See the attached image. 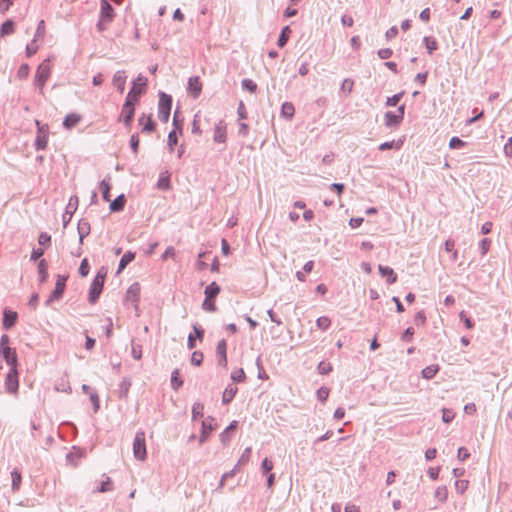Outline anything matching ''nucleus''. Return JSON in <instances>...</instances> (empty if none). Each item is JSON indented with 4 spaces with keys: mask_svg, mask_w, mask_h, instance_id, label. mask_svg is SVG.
I'll return each instance as SVG.
<instances>
[{
    "mask_svg": "<svg viewBox=\"0 0 512 512\" xmlns=\"http://www.w3.org/2000/svg\"><path fill=\"white\" fill-rule=\"evenodd\" d=\"M148 80L143 75L139 74L138 77L133 80L132 87L128 92L125 99L130 98V102L139 103L140 97L146 92Z\"/></svg>",
    "mask_w": 512,
    "mask_h": 512,
    "instance_id": "f257e3e1",
    "label": "nucleus"
},
{
    "mask_svg": "<svg viewBox=\"0 0 512 512\" xmlns=\"http://www.w3.org/2000/svg\"><path fill=\"white\" fill-rule=\"evenodd\" d=\"M51 74V65L50 60L45 59L36 70V74L34 77V84L39 89L40 93H43V89L46 81L50 77Z\"/></svg>",
    "mask_w": 512,
    "mask_h": 512,
    "instance_id": "f03ea898",
    "label": "nucleus"
},
{
    "mask_svg": "<svg viewBox=\"0 0 512 512\" xmlns=\"http://www.w3.org/2000/svg\"><path fill=\"white\" fill-rule=\"evenodd\" d=\"M172 96L165 92H159L158 118L161 122L167 123L172 108Z\"/></svg>",
    "mask_w": 512,
    "mask_h": 512,
    "instance_id": "7ed1b4c3",
    "label": "nucleus"
},
{
    "mask_svg": "<svg viewBox=\"0 0 512 512\" xmlns=\"http://www.w3.org/2000/svg\"><path fill=\"white\" fill-rule=\"evenodd\" d=\"M133 454L137 460H145L147 456L146 451V443H145V433L143 431H138L135 435L133 442Z\"/></svg>",
    "mask_w": 512,
    "mask_h": 512,
    "instance_id": "20e7f679",
    "label": "nucleus"
},
{
    "mask_svg": "<svg viewBox=\"0 0 512 512\" xmlns=\"http://www.w3.org/2000/svg\"><path fill=\"white\" fill-rule=\"evenodd\" d=\"M136 105L137 103L130 102L129 98L125 99V102L122 106L121 114L118 118V121H123L125 127L127 128H130L133 123Z\"/></svg>",
    "mask_w": 512,
    "mask_h": 512,
    "instance_id": "39448f33",
    "label": "nucleus"
},
{
    "mask_svg": "<svg viewBox=\"0 0 512 512\" xmlns=\"http://www.w3.org/2000/svg\"><path fill=\"white\" fill-rule=\"evenodd\" d=\"M67 278V276L58 275L55 288L45 302L46 306H49L53 301L62 298L65 292Z\"/></svg>",
    "mask_w": 512,
    "mask_h": 512,
    "instance_id": "423d86ee",
    "label": "nucleus"
},
{
    "mask_svg": "<svg viewBox=\"0 0 512 512\" xmlns=\"http://www.w3.org/2000/svg\"><path fill=\"white\" fill-rule=\"evenodd\" d=\"M18 369L17 366L10 367L6 379H5V387L8 393L15 394L19 389V379H18Z\"/></svg>",
    "mask_w": 512,
    "mask_h": 512,
    "instance_id": "0eeeda50",
    "label": "nucleus"
},
{
    "mask_svg": "<svg viewBox=\"0 0 512 512\" xmlns=\"http://www.w3.org/2000/svg\"><path fill=\"white\" fill-rule=\"evenodd\" d=\"M215 419L211 416L207 417L201 423V433L199 437V444L202 445L209 438L210 434L216 429L217 424L214 423Z\"/></svg>",
    "mask_w": 512,
    "mask_h": 512,
    "instance_id": "6e6552de",
    "label": "nucleus"
},
{
    "mask_svg": "<svg viewBox=\"0 0 512 512\" xmlns=\"http://www.w3.org/2000/svg\"><path fill=\"white\" fill-rule=\"evenodd\" d=\"M103 287H104V282H102L101 280H98L96 278H94L92 280V283H91L90 289H89V294H88V301L91 304H95L98 301V299L102 293Z\"/></svg>",
    "mask_w": 512,
    "mask_h": 512,
    "instance_id": "1a4fd4ad",
    "label": "nucleus"
},
{
    "mask_svg": "<svg viewBox=\"0 0 512 512\" xmlns=\"http://www.w3.org/2000/svg\"><path fill=\"white\" fill-rule=\"evenodd\" d=\"M114 17L115 11L110 2L108 0H101L99 18L105 20L106 23H111Z\"/></svg>",
    "mask_w": 512,
    "mask_h": 512,
    "instance_id": "9d476101",
    "label": "nucleus"
},
{
    "mask_svg": "<svg viewBox=\"0 0 512 512\" xmlns=\"http://www.w3.org/2000/svg\"><path fill=\"white\" fill-rule=\"evenodd\" d=\"M0 356L10 367L18 366L17 353L14 348L10 346L0 347Z\"/></svg>",
    "mask_w": 512,
    "mask_h": 512,
    "instance_id": "9b49d317",
    "label": "nucleus"
},
{
    "mask_svg": "<svg viewBox=\"0 0 512 512\" xmlns=\"http://www.w3.org/2000/svg\"><path fill=\"white\" fill-rule=\"evenodd\" d=\"M77 205H78V197L72 196L69 200L67 207H66V211L62 216L64 228H66L67 225L70 223V221L72 219V215H73L74 211L77 209Z\"/></svg>",
    "mask_w": 512,
    "mask_h": 512,
    "instance_id": "f8f14e48",
    "label": "nucleus"
},
{
    "mask_svg": "<svg viewBox=\"0 0 512 512\" xmlns=\"http://www.w3.org/2000/svg\"><path fill=\"white\" fill-rule=\"evenodd\" d=\"M187 91L193 98H198L202 91V83L198 76L190 77L188 79Z\"/></svg>",
    "mask_w": 512,
    "mask_h": 512,
    "instance_id": "ddd939ff",
    "label": "nucleus"
},
{
    "mask_svg": "<svg viewBox=\"0 0 512 512\" xmlns=\"http://www.w3.org/2000/svg\"><path fill=\"white\" fill-rule=\"evenodd\" d=\"M238 428V421L233 420L225 429L223 432L220 433V441L223 445H227L235 433V431Z\"/></svg>",
    "mask_w": 512,
    "mask_h": 512,
    "instance_id": "4468645a",
    "label": "nucleus"
},
{
    "mask_svg": "<svg viewBox=\"0 0 512 512\" xmlns=\"http://www.w3.org/2000/svg\"><path fill=\"white\" fill-rule=\"evenodd\" d=\"M18 314L17 312L4 309L3 311V320L2 325L5 330L11 329L17 322Z\"/></svg>",
    "mask_w": 512,
    "mask_h": 512,
    "instance_id": "2eb2a0df",
    "label": "nucleus"
},
{
    "mask_svg": "<svg viewBox=\"0 0 512 512\" xmlns=\"http://www.w3.org/2000/svg\"><path fill=\"white\" fill-rule=\"evenodd\" d=\"M138 122L143 126L142 132L152 133L156 129V122L152 119V115L146 116V114H142Z\"/></svg>",
    "mask_w": 512,
    "mask_h": 512,
    "instance_id": "dca6fc26",
    "label": "nucleus"
},
{
    "mask_svg": "<svg viewBox=\"0 0 512 512\" xmlns=\"http://www.w3.org/2000/svg\"><path fill=\"white\" fill-rule=\"evenodd\" d=\"M77 231L79 234V244L82 245L84 238H86L91 232L89 221L85 218L80 219L77 225Z\"/></svg>",
    "mask_w": 512,
    "mask_h": 512,
    "instance_id": "f3484780",
    "label": "nucleus"
},
{
    "mask_svg": "<svg viewBox=\"0 0 512 512\" xmlns=\"http://www.w3.org/2000/svg\"><path fill=\"white\" fill-rule=\"evenodd\" d=\"M213 140L216 143H225L227 140L226 125L223 121H219L215 125Z\"/></svg>",
    "mask_w": 512,
    "mask_h": 512,
    "instance_id": "a211bd4d",
    "label": "nucleus"
},
{
    "mask_svg": "<svg viewBox=\"0 0 512 512\" xmlns=\"http://www.w3.org/2000/svg\"><path fill=\"white\" fill-rule=\"evenodd\" d=\"M379 273L382 277L386 278V282L391 285L397 281V274L389 266L379 265Z\"/></svg>",
    "mask_w": 512,
    "mask_h": 512,
    "instance_id": "6ab92c4d",
    "label": "nucleus"
},
{
    "mask_svg": "<svg viewBox=\"0 0 512 512\" xmlns=\"http://www.w3.org/2000/svg\"><path fill=\"white\" fill-rule=\"evenodd\" d=\"M126 79L127 76L124 70L117 71L113 76V85L120 93H123L125 90Z\"/></svg>",
    "mask_w": 512,
    "mask_h": 512,
    "instance_id": "aec40b11",
    "label": "nucleus"
},
{
    "mask_svg": "<svg viewBox=\"0 0 512 512\" xmlns=\"http://www.w3.org/2000/svg\"><path fill=\"white\" fill-rule=\"evenodd\" d=\"M82 116L77 113L67 114L63 120V127L67 130H70L77 126L81 121Z\"/></svg>",
    "mask_w": 512,
    "mask_h": 512,
    "instance_id": "412c9836",
    "label": "nucleus"
},
{
    "mask_svg": "<svg viewBox=\"0 0 512 512\" xmlns=\"http://www.w3.org/2000/svg\"><path fill=\"white\" fill-rule=\"evenodd\" d=\"M385 126L388 128L399 126L402 121L399 116L392 111H387L384 115Z\"/></svg>",
    "mask_w": 512,
    "mask_h": 512,
    "instance_id": "4be33fe9",
    "label": "nucleus"
},
{
    "mask_svg": "<svg viewBox=\"0 0 512 512\" xmlns=\"http://www.w3.org/2000/svg\"><path fill=\"white\" fill-rule=\"evenodd\" d=\"M126 204V198L124 194L117 196L113 201H110V211L111 212H120L123 211Z\"/></svg>",
    "mask_w": 512,
    "mask_h": 512,
    "instance_id": "5701e85b",
    "label": "nucleus"
},
{
    "mask_svg": "<svg viewBox=\"0 0 512 512\" xmlns=\"http://www.w3.org/2000/svg\"><path fill=\"white\" fill-rule=\"evenodd\" d=\"M126 297L133 303H138L140 299V285L133 283L126 292Z\"/></svg>",
    "mask_w": 512,
    "mask_h": 512,
    "instance_id": "b1692460",
    "label": "nucleus"
},
{
    "mask_svg": "<svg viewBox=\"0 0 512 512\" xmlns=\"http://www.w3.org/2000/svg\"><path fill=\"white\" fill-rule=\"evenodd\" d=\"M136 253L132 251H127L120 259L117 273L122 272L128 264H130L135 259Z\"/></svg>",
    "mask_w": 512,
    "mask_h": 512,
    "instance_id": "393cba45",
    "label": "nucleus"
},
{
    "mask_svg": "<svg viewBox=\"0 0 512 512\" xmlns=\"http://www.w3.org/2000/svg\"><path fill=\"white\" fill-rule=\"evenodd\" d=\"M109 180H110V177H107L100 182V190L102 193V198L106 202L111 201V194H110L111 184H110Z\"/></svg>",
    "mask_w": 512,
    "mask_h": 512,
    "instance_id": "a878e982",
    "label": "nucleus"
},
{
    "mask_svg": "<svg viewBox=\"0 0 512 512\" xmlns=\"http://www.w3.org/2000/svg\"><path fill=\"white\" fill-rule=\"evenodd\" d=\"M221 288L216 282H212L206 286L204 290L205 297L215 299L220 293Z\"/></svg>",
    "mask_w": 512,
    "mask_h": 512,
    "instance_id": "bb28decb",
    "label": "nucleus"
},
{
    "mask_svg": "<svg viewBox=\"0 0 512 512\" xmlns=\"http://www.w3.org/2000/svg\"><path fill=\"white\" fill-rule=\"evenodd\" d=\"M237 391L238 388L236 386L229 385L228 387H226L222 395V403L229 404L235 397Z\"/></svg>",
    "mask_w": 512,
    "mask_h": 512,
    "instance_id": "cd10ccee",
    "label": "nucleus"
},
{
    "mask_svg": "<svg viewBox=\"0 0 512 512\" xmlns=\"http://www.w3.org/2000/svg\"><path fill=\"white\" fill-rule=\"evenodd\" d=\"M290 34H291V29L289 26H285L282 28L280 35L278 37V40H277L278 47L283 48L288 43Z\"/></svg>",
    "mask_w": 512,
    "mask_h": 512,
    "instance_id": "c85d7f7f",
    "label": "nucleus"
},
{
    "mask_svg": "<svg viewBox=\"0 0 512 512\" xmlns=\"http://www.w3.org/2000/svg\"><path fill=\"white\" fill-rule=\"evenodd\" d=\"M237 471H238V465H235L232 470H230L229 472L224 473L222 475V477H221V480H220L217 488L214 491L220 493L222 491L224 485H225V481L227 479H230V478L234 477L236 475Z\"/></svg>",
    "mask_w": 512,
    "mask_h": 512,
    "instance_id": "c756f323",
    "label": "nucleus"
},
{
    "mask_svg": "<svg viewBox=\"0 0 512 512\" xmlns=\"http://www.w3.org/2000/svg\"><path fill=\"white\" fill-rule=\"evenodd\" d=\"M183 385V380L180 376V370L174 369L171 373V387L175 391L179 390L180 387Z\"/></svg>",
    "mask_w": 512,
    "mask_h": 512,
    "instance_id": "7c9ffc66",
    "label": "nucleus"
},
{
    "mask_svg": "<svg viewBox=\"0 0 512 512\" xmlns=\"http://www.w3.org/2000/svg\"><path fill=\"white\" fill-rule=\"evenodd\" d=\"M423 43L425 45L427 53L430 55L433 54V52L438 49V43L434 37L425 36L423 38Z\"/></svg>",
    "mask_w": 512,
    "mask_h": 512,
    "instance_id": "2f4dec72",
    "label": "nucleus"
},
{
    "mask_svg": "<svg viewBox=\"0 0 512 512\" xmlns=\"http://www.w3.org/2000/svg\"><path fill=\"white\" fill-rule=\"evenodd\" d=\"M295 108L291 102H284L281 106V115L286 119H291L294 116Z\"/></svg>",
    "mask_w": 512,
    "mask_h": 512,
    "instance_id": "473e14b6",
    "label": "nucleus"
},
{
    "mask_svg": "<svg viewBox=\"0 0 512 512\" xmlns=\"http://www.w3.org/2000/svg\"><path fill=\"white\" fill-rule=\"evenodd\" d=\"M11 478H12V490L14 492H16L20 489V485H21V481H22L21 472L17 468L13 469L11 472Z\"/></svg>",
    "mask_w": 512,
    "mask_h": 512,
    "instance_id": "72a5a7b5",
    "label": "nucleus"
},
{
    "mask_svg": "<svg viewBox=\"0 0 512 512\" xmlns=\"http://www.w3.org/2000/svg\"><path fill=\"white\" fill-rule=\"evenodd\" d=\"M47 262L45 259H41L38 264V272H39V281L44 283L47 281L48 272H47Z\"/></svg>",
    "mask_w": 512,
    "mask_h": 512,
    "instance_id": "f704fd0d",
    "label": "nucleus"
},
{
    "mask_svg": "<svg viewBox=\"0 0 512 512\" xmlns=\"http://www.w3.org/2000/svg\"><path fill=\"white\" fill-rule=\"evenodd\" d=\"M204 416V405L200 402H196L192 406V420L196 421L203 418Z\"/></svg>",
    "mask_w": 512,
    "mask_h": 512,
    "instance_id": "c9c22d12",
    "label": "nucleus"
},
{
    "mask_svg": "<svg viewBox=\"0 0 512 512\" xmlns=\"http://www.w3.org/2000/svg\"><path fill=\"white\" fill-rule=\"evenodd\" d=\"M14 21L11 20V19H7L6 21H4L1 25V29H0V33H1V36H7V35H10L14 32Z\"/></svg>",
    "mask_w": 512,
    "mask_h": 512,
    "instance_id": "e433bc0d",
    "label": "nucleus"
},
{
    "mask_svg": "<svg viewBox=\"0 0 512 512\" xmlns=\"http://www.w3.org/2000/svg\"><path fill=\"white\" fill-rule=\"evenodd\" d=\"M438 371H439L438 365H430V366L425 367L422 370L421 374H422L423 378L429 380V379H432L437 374Z\"/></svg>",
    "mask_w": 512,
    "mask_h": 512,
    "instance_id": "4c0bfd02",
    "label": "nucleus"
},
{
    "mask_svg": "<svg viewBox=\"0 0 512 512\" xmlns=\"http://www.w3.org/2000/svg\"><path fill=\"white\" fill-rule=\"evenodd\" d=\"M48 136L47 135H37L35 139V149L37 151L44 150L47 147Z\"/></svg>",
    "mask_w": 512,
    "mask_h": 512,
    "instance_id": "58836bf2",
    "label": "nucleus"
},
{
    "mask_svg": "<svg viewBox=\"0 0 512 512\" xmlns=\"http://www.w3.org/2000/svg\"><path fill=\"white\" fill-rule=\"evenodd\" d=\"M178 133H179L178 131L172 130L168 134L167 145H168L170 152H172L174 150V146H176L178 144Z\"/></svg>",
    "mask_w": 512,
    "mask_h": 512,
    "instance_id": "ea45409f",
    "label": "nucleus"
},
{
    "mask_svg": "<svg viewBox=\"0 0 512 512\" xmlns=\"http://www.w3.org/2000/svg\"><path fill=\"white\" fill-rule=\"evenodd\" d=\"M241 86L244 90L255 93L257 91V84L252 79H243L241 81Z\"/></svg>",
    "mask_w": 512,
    "mask_h": 512,
    "instance_id": "a19ab883",
    "label": "nucleus"
},
{
    "mask_svg": "<svg viewBox=\"0 0 512 512\" xmlns=\"http://www.w3.org/2000/svg\"><path fill=\"white\" fill-rule=\"evenodd\" d=\"M435 498L440 501V502H445L447 500V497H448V491H447V488L446 486H439L436 490H435V494H434Z\"/></svg>",
    "mask_w": 512,
    "mask_h": 512,
    "instance_id": "79ce46f5",
    "label": "nucleus"
},
{
    "mask_svg": "<svg viewBox=\"0 0 512 512\" xmlns=\"http://www.w3.org/2000/svg\"><path fill=\"white\" fill-rule=\"evenodd\" d=\"M179 115H180L179 110L176 109L174 112V115H173V126H174L173 130H176L179 132V134H182L183 119H180Z\"/></svg>",
    "mask_w": 512,
    "mask_h": 512,
    "instance_id": "37998d69",
    "label": "nucleus"
},
{
    "mask_svg": "<svg viewBox=\"0 0 512 512\" xmlns=\"http://www.w3.org/2000/svg\"><path fill=\"white\" fill-rule=\"evenodd\" d=\"M113 489V483L109 477H107L104 481L101 482L100 486L97 488L96 492L105 493L111 491Z\"/></svg>",
    "mask_w": 512,
    "mask_h": 512,
    "instance_id": "c03bdc74",
    "label": "nucleus"
},
{
    "mask_svg": "<svg viewBox=\"0 0 512 512\" xmlns=\"http://www.w3.org/2000/svg\"><path fill=\"white\" fill-rule=\"evenodd\" d=\"M330 325L331 320L327 316H321L316 320V326L323 331L327 330Z\"/></svg>",
    "mask_w": 512,
    "mask_h": 512,
    "instance_id": "a18cd8bd",
    "label": "nucleus"
},
{
    "mask_svg": "<svg viewBox=\"0 0 512 512\" xmlns=\"http://www.w3.org/2000/svg\"><path fill=\"white\" fill-rule=\"evenodd\" d=\"M317 370H318L319 374L327 375V374H329L333 370V368H332L331 363L325 362V361H321L318 364V366H317Z\"/></svg>",
    "mask_w": 512,
    "mask_h": 512,
    "instance_id": "49530a36",
    "label": "nucleus"
},
{
    "mask_svg": "<svg viewBox=\"0 0 512 512\" xmlns=\"http://www.w3.org/2000/svg\"><path fill=\"white\" fill-rule=\"evenodd\" d=\"M231 379L234 381V382H237V383H242L245 381L246 379V375H245V372L242 368L240 369H237L235 371H233L231 373Z\"/></svg>",
    "mask_w": 512,
    "mask_h": 512,
    "instance_id": "de8ad7c7",
    "label": "nucleus"
},
{
    "mask_svg": "<svg viewBox=\"0 0 512 512\" xmlns=\"http://www.w3.org/2000/svg\"><path fill=\"white\" fill-rule=\"evenodd\" d=\"M403 95H404V92H400V93L394 94L391 97H388L386 100V103H385L386 106H389V107L396 106L400 102Z\"/></svg>",
    "mask_w": 512,
    "mask_h": 512,
    "instance_id": "09e8293b",
    "label": "nucleus"
},
{
    "mask_svg": "<svg viewBox=\"0 0 512 512\" xmlns=\"http://www.w3.org/2000/svg\"><path fill=\"white\" fill-rule=\"evenodd\" d=\"M466 145V142H464L462 139H460L457 136H454L449 141V147L451 149H461Z\"/></svg>",
    "mask_w": 512,
    "mask_h": 512,
    "instance_id": "8fccbe9b",
    "label": "nucleus"
},
{
    "mask_svg": "<svg viewBox=\"0 0 512 512\" xmlns=\"http://www.w3.org/2000/svg\"><path fill=\"white\" fill-rule=\"evenodd\" d=\"M202 308L208 312H215L217 310L214 300L207 297H205L202 303Z\"/></svg>",
    "mask_w": 512,
    "mask_h": 512,
    "instance_id": "3c124183",
    "label": "nucleus"
},
{
    "mask_svg": "<svg viewBox=\"0 0 512 512\" xmlns=\"http://www.w3.org/2000/svg\"><path fill=\"white\" fill-rule=\"evenodd\" d=\"M90 265L87 258H84L79 267V274L81 277H86L89 274Z\"/></svg>",
    "mask_w": 512,
    "mask_h": 512,
    "instance_id": "603ef678",
    "label": "nucleus"
},
{
    "mask_svg": "<svg viewBox=\"0 0 512 512\" xmlns=\"http://www.w3.org/2000/svg\"><path fill=\"white\" fill-rule=\"evenodd\" d=\"M204 355L201 351H194L191 356V364L200 366L203 362Z\"/></svg>",
    "mask_w": 512,
    "mask_h": 512,
    "instance_id": "864d4df0",
    "label": "nucleus"
},
{
    "mask_svg": "<svg viewBox=\"0 0 512 512\" xmlns=\"http://www.w3.org/2000/svg\"><path fill=\"white\" fill-rule=\"evenodd\" d=\"M139 143H140V140H139L138 134L137 133L132 134L131 137H130L129 144H130V148L132 149V151L135 154L138 153Z\"/></svg>",
    "mask_w": 512,
    "mask_h": 512,
    "instance_id": "5fc2aeb1",
    "label": "nucleus"
},
{
    "mask_svg": "<svg viewBox=\"0 0 512 512\" xmlns=\"http://www.w3.org/2000/svg\"><path fill=\"white\" fill-rule=\"evenodd\" d=\"M491 246V240L489 238H484L479 243V248L481 251V254L484 256L487 254Z\"/></svg>",
    "mask_w": 512,
    "mask_h": 512,
    "instance_id": "6e6d98bb",
    "label": "nucleus"
},
{
    "mask_svg": "<svg viewBox=\"0 0 512 512\" xmlns=\"http://www.w3.org/2000/svg\"><path fill=\"white\" fill-rule=\"evenodd\" d=\"M250 454H251V448L247 447L244 450V452L242 453V455L240 456L236 465H238V467H239L240 465H244V464L248 463V461L250 459Z\"/></svg>",
    "mask_w": 512,
    "mask_h": 512,
    "instance_id": "4d7b16f0",
    "label": "nucleus"
},
{
    "mask_svg": "<svg viewBox=\"0 0 512 512\" xmlns=\"http://www.w3.org/2000/svg\"><path fill=\"white\" fill-rule=\"evenodd\" d=\"M468 480H456L455 481V489L458 493L463 494L468 488Z\"/></svg>",
    "mask_w": 512,
    "mask_h": 512,
    "instance_id": "13d9d810",
    "label": "nucleus"
},
{
    "mask_svg": "<svg viewBox=\"0 0 512 512\" xmlns=\"http://www.w3.org/2000/svg\"><path fill=\"white\" fill-rule=\"evenodd\" d=\"M29 71H30V67L28 64H22L18 71H17V76L20 78V79H25L28 77L29 75Z\"/></svg>",
    "mask_w": 512,
    "mask_h": 512,
    "instance_id": "bf43d9fd",
    "label": "nucleus"
},
{
    "mask_svg": "<svg viewBox=\"0 0 512 512\" xmlns=\"http://www.w3.org/2000/svg\"><path fill=\"white\" fill-rule=\"evenodd\" d=\"M273 469V463L268 458H264L261 463V471L263 474H268Z\"/></svg>",
    "mask_w": 512,
    "mask_h": 512,
    "instance_id": "052dcab7",
    "label": "nucleus"
},
{
    "mask_svg": "<svg viewBox=\"0 0 512 512\" xmlns=\"http://www.w3.org/2000/svg\"><path fill=\"white\" fill-rule=\"evenodd\" d=\"M454 417H455V414H454V412L452 410H450V409H443L442 410V420H443V422L450 423V422L453 421Z\"/></svg>",
    "mask_w": 512,
    "mask_h": 512,
    "instance_id": "680f3d73",
    "label": "nucleus"
},
{
    "mask_svg": "<svg viewBox=\"0 0 512 512\" xmlns=\"http://www.w3.org/2000/svg\"><path fill=\"white\" fill-rule=\"evenodd\" d=\"M90 401L92 402L94 412H97L100 408V400L96 391L90 393Z\"/></svg>",
    "mask_w": 512,
    "mask_h": 512,
    "instance_id": "e2e57ef3",
    "label": "nucleus"
},
{
    "mask_svg": "<svg viewBox=\"0 0 512 512\" xmlns=\"http://www.w3.org/2000/svg\"><path fill=\"white\" fill-rule=\"evenodd\" d=\"M51 242V236L46 232H41L38 237V243L41 246L49 245Z\"/></svg>",
    "mask_w": 512,
    "mask_h": 512,
    "instance_id": "0e129e2a",
    "label": "nucleus"
},
{
    "mask_svg": "<svg viewBox=\"0 0 512 512\" xmlns=\"http://www.w3.org/2000/svg\"><path fill=\"white\" fill-rule=\"evenodd\" d=\"M329 396V389L327 387H321L317 390V398L319 401L324 402Z\"/></svg>",
    "mask_w": 512,
    "mask_h": 512,
    "instance_id": "69168bd1",
    "label": "nucleus"
},
{
    "mask_svg": "<svg viewBox=\"0 0 512 512\" xmlns=\"http://www.w3.org/2000/svg\"><path fill=\"white\" fill-rule=\"evenodd\" d=\"M460 319L461 321L464 323V326L467 328V329H472L474 327V321L470 318V317H466L464 312H461L460 313Z\"/></svg>",
    "mask_w": 512,
    "mask_h": 512,
    "instance_id": "338daca9",
    "label": "nucleus"
},
{
    "mask_svg": "<svg viewBox=\"0 0 512 512\" xmlns=\"http://www.w3.org/2000/svg\"><path fill=\"white\" fill-rule=\"evenodd\" d=\"M35 42H36V39H34L31 43H29L26 46V54L28 57H31L32 55H34L38 50V46L35 44Z\"/></svg>",
    "mask_w": 512,
    "mask_h": 512,
    "instance_id": "774afa93",
    "label": "nucleus"
}]
</instances>
